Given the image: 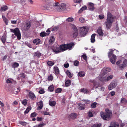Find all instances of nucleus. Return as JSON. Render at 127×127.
Returning <instances> with one entry per match:
<instances>
[{"instance_id":"nucleus-53","label":"nucleus","mask_w":127,"mask_h":127,"mask_svg":"<svg viewBox=\"0 0 127 127\" xmlns=\"http://www.w3.org/2000/svg\"><path fill=\"white\" fill-rule=\"evenodd\" d=\"M119 126V125L118 123H115L114 125H113L112 127H118Z\"/></svg>"},{"instance_id":"nucleus-25","label":"nucleus","mask_w":127,"mask_h":127,"mask_svg":"<svg viewBox=\"0 0 127 127\" xmlns=\"http://www.w3.org/2000/svg\"><path fill=\"white\" fill-rule=\"evenodd\" d=\"M6 39V36L4 34L1 38V40L3 43H5Z\"/></svg>"},{"instance_id":"nucleus-41","label":"nucleus","mask_w":127,"mask_h":127,"mask_svg":"<svg viewBox=\"0 0 127 127\" xmlns=\"http://www.w3.org/2000/svg\"><path fill=\"white\" fill-rule=\"evenodd\" d=\"M40 35L42 37H44L46 35H49V33H47L44 32H42L40 33Z\"/></svg>"},{"instance_id":"nucleus-64","label":"nucleus","mask_w":127,"mask_h":127,"mask_svg":"<svg viewBox=\"0 0 127 127\" xmlns=\"http://www.w3.org/2000/svg\"><path fill=\"white\" fill-rule=\"evenodd\" d=\"M110 94L111 96H113L115 95V93L113 91L111 92Z\"/></svg>"},{"instance_id":"nucleus-8","label":"nucleus","mask_w":127,"mask_h":127,"mask_svg":"<svg viewBox=\"0 0 127 127\" xmlns=\"http://www.w3.org/2000/svg\"><path fill=\"white\" fill-rule=\"evenodd\" d=\"M10 31L11 32H13L14 33L15 35L17 36L18 39H21V33L18 28H16L14 29H11Z\"/></svg>"},{"instance_id":"nucleus-20","label":"nucleus","mask_w":127,"mask_h":127,"mask_svg":"<svg viewBox=\"0 0 127 127\" xmlns=\"http://www.w3.org/2000/svg\"><path fill=\"white\" fill-rule=\"evenodd\" d=\"M78 105L79 106L78 108L81 110H84L85 109V105L84 104L81 103H79Z\"/></svg>"},{"instance_id":"nucleus-32","label":"nucleus","mask_w":127,"mask_h":127,"mask_svg":"<svg viewBox=\"0 0 127 127\" xmlns=\"http://www.w3.org/2000/svg\"><path fill=\"white\" fill-rule=\"evenodd\" d=\"M47 64L49 66H52L54 64V62L51 61H48L47 62Z\"/></svg>"},{"instance_id":"nucleus-49","label":"nucleus","mask_w":127,"mask_h":127,"mask_svg":"<svg viewBox=\"0 0 127 127\" xmlns=\"http://www.w3.org/2000/svg\"><path fill=\"white\" fill-rule=\"evenodd\" d=\"M79 21L82 23H84L85 21V20L83 18H79Z\"/></svg>"},{"instance_id":"nucleus-14","label":"nucleus","mask_w":127,"mask_h":127,"mask_svg":"<svg viewBox=\"0 0 127 127\" xmlns=\"http://www.w3.org/2000/svg\"><path fill=\"white\" fill-rule=\"evenodd\" d=\"M29 96L31 99L32 100H34L36 99V96L32 92H30L29 94Z\"/></svg>"},{"instance_id":"nucleus-43","label":"nucleus","mask_w":127,"mask_h":127,"mask_svg":"<svg viewBox=\"0 0 127 127\" xmlns=\"http://www.w3.org/2000/svg\"><path fill=\"white\" fill-rule=\"evenodd\" d=\"M62 89L60 88H58L55 90V92L56 93H60L62 91Z\"/></svg>"},{"instance_id":"nucleus-12","label":"nucleus","mask_w":127,"mask_h":127,"mask_svg":"<svg viewBox=\"0 0 127 127\" xmlns=\"http://www.w3.org/2000/svg\"><path fill=\"white\" fill-rule=\"evenodd\" d=\"M117 86V84L114 82H112L109 86L108 89L109 90H111L115 88Z\"/></svg>"},{"instance_id":"nucleus-61","label":"nucleus","mask_w":127,"mask_h":127,"mask_svg":"<svg viewBox=\"0 0 127 127\" xmlns=\"http://www.w3.org/2000/svg\"><path fill=\"white\" fill-rule=\"evenodd\" d=\"M39 93L40 94H42L44 93V90L43 89L39 91Z\"/></svg>"},{"instance_id":"nucleus-46","label":"nucleus","mask_w":127,"mask_h":127,"mask_svg":"<svg viewBox=\"0 0 127 127\" xmlns=\"http://www.w3.org/2000/svg\"><path fill=\"white\" fill-rule=\"evenodd\" d=\"M97 103L96 102H94L92 103L91 105L92 108H95L96 106Z\"/></svg>"},{"instance_id":"nucleus-18","label":"nucleus","mask_w":127,"mask_h":127,"mask_svg":"<svg viewBox=\"0 0 127 127\" xmlns=\"http://www.w3.org/2000/svg\"><path fill=\"white\" fill-rule=\"evenodd\" d=\"M78 31L77 29L74 30L73 33V37L74 38H76L78 35Z\"/></svg>"},{"instance_id":"nucleus-29","label":"nucleus","mask_w":127,"mask_h":127,"mask_svg":"<svg viewBox=\"0 0 127 127\" xmlns=\"http://www.w3.org/2000/svg\"><path fill=\"white\" fill-rule=\"evenodd\" d=\"M40 40L39 39H35L33 41V43L34 44H35L36 45H37L39 44L40 43Z\"/></svg>"},{"instance_id":"nucleus-27","label":"nucleus","mask_w":127,"mask_h":127,"mask_svg":"<svg viewBox=\"0 0 127 127\" xmlns=\"http://www.w3.org/2000/svg\"><path fill=\"white\" fill-rule=\"evenodd\" d=\"M8 7L6 6H3L1 8L0 11H5L8 9Z\"/></svg>"},{"instance_id":"nucleus-52","label":"nucleus","mask_w":127,"mask_h":127,"mask_svg":"<svg viewBox=\"0 0 127 127\" xmlns=\"http://www.w3.org/2000/svg\"><path fill=\"white\" fill-rule=\"evenodd\" d=\"M79 64V62L78 61H75L74 63V64L75 66H77Z\"/></svg>"},{"instance_id":"nucleus-28","label":"nucleus","mask_w":127,"mask_h":127,"mask_svg":"<svg viewBox=\"0 0 127 127\" xmlns=\"http://www.w3.org/2000/svg\"><path fill=\"white\" fill-rule=\"evenodd\" d=\"M95 35L96 34L95 33H94L92 35L91 39L92 43H94L95 41Z\"/></svg>"},{"instance_id":"nucleus-5","label":"nucleus","mask_w":127,"mask_h":127,"mask_svg":"<svg viewBox=\"0 0 127 127\" xmlns=\"http://www.w3.org/2000/svg\"><path fill=\"white\" fill-rule=\"evenodd\" d=\"M116 64L120 68L123 69L124 67L127 66V60H120L117 62Z\"/></svg>"},{"instance_id":"nucleus-6","label":"nucleus","mask_w":127,"mask_h":127,"mask_svg":"<svg viewBox=\"0 0 127 127\" xmlns=\"http://www.w3.org/2000/svg\"><path fill=\"white\" fill-rule=\"evenodd\" d=\"M106 113H105L103 112H101L100 115L101 118L104 120H107L110 117L111 114V113L109 110L108 109L106 110Z\"/></svg>"},{"instance_id":"nucleus-19","label":"nucleus","mask_w":127,"mask_h":127,"mask_svg":"<svg viewBox=\"0 0 127 127\" xmlns=\"http://www.w3.org/2000/svg\"><path fill=\"white\" fill-rule=\"evenodd\" d=\"M31 26V23L29 22L26 23L25 30H28L29 29Z\"/></svg>"},{"instance_id":"nucleus-30","label":"nucleus","mask_w":127,"mask_h":127,"mask_svg":"<svg viewBox=\"0 0 127 127\" xmlns=\"http://www.w3.org/2000/svg\"><path fill=\"white\" fill-rule=\"evenodd\" d=\"M66 74L70 78H71L72 76V74H71L70 71L68 70H67L66 72Z\"/></svg>"},{"instance_id":"nucleus-57","label":"nucleus","mask_w":127,"mask_h":127,"mask_svg":"<svg viewBox=\"0 0 127 127\" xmlns=\"http://www.w3.org/2000/svg\"><path fill=\"white\" fill-rule=\"evenodd\" d=\"M74 2L76 3H79L81 2L82 0H73Z\"/></svg>"},{"instance_id":"nucleus-47","label":"nucleus","mask_w":127,"mask_h":127,"mask_svg":"<svg viewBox=\"0 0 127 127\" xmlns=\"http://www.w3.org/2000/svg\"><path fill=\"white\" fill-rule=\"evenodd\" d=\"M53 78V76L52 75H50L48 76V79L49 81H52Z\"/></svg>"},{"instance_id":"nucleus-48","label":"nucleus","mask_w":127,"mask_h":127,"mask_svg":"<svg viewBox=\"0 0 127 127\" xmlns=\"http://www.w3.org/2000/svg\"><path fill=\"white\" fill-rule=\"evenodd\" d=\"M55 39L53 36H51L49 40V42L52 43L54 41Z\"/></svg>"},{"instance_id":"nucleus-11","label":"nucleus","mask_w":127,"mask_h":127,"mask_svg":"<svg viewBox=\"0 0 127 127\" xmlns=\"http://www.w3.org/2000/svg\"><path fill=\"white\" fill-rule=\"evenodd\" d=\"M110 69L108 67L106 68H104L101 71V74L99 76H101V77H104L103 76L108 72H110Z\"/></svg>"},{"instance_id":"nucleus-36","label":"nucleus","mask_w":127,"mask_h":127,"mask_svg":"<svg viewBox=\"0 0 127 127\" xmlns=\"http://www.w3.org/2000/svg\"><path fill=\"white\" fill-rule=\"evenodd\" d=\"M2 17L3 19V20L4 22L6 25H7L8 23V20L5 17L3 16H2Z\"/></svg>"},{"instance_id":"nucleus-55","label":"nucleus","mask_w":127,"mask_h":127,"mask_svg":"<svg viewBox=\"0 0 127 127\" xmlns=\"http://www.w3.org/2000/svg\"><path fill=\"white\" fill-rule=\"evenodd\" d=\"M95 49L93 47V46L90 49L92 52H93V53H94L95 52Z\"/></svg>"},{"instance_id":"nucleus-37","label":"nucleus","mask_w":127,"mask_h":127,"mask_svg":"<svg viewBox=\"0 0 127 127\" xmlns=\"http://www.w3.org/2000/svg\"><path fill=\"white\" fill-rule=\"evenodd\" d=\"M81 92H82L84 94L87 93L88 92V90L84 88H83L81 90Z\"/></svg>"},{"instance_id":"nucleus-23","label":"nucleus","mask_w":127,"mask_h":127,"mask_svg":"<svg viewBox=\"0 0 127 127\" xmlns=\"http://www.w3.org/2000/svg\"><path fill=\"white\" fill-rule=\"evenodd\" d=\"M87 9V6L85 5L83 6L81 8L80 10L78 11V13H80L82 12L83 10H86Z\"/></svg>"},{"instance_id":"nucleus-35","label":"nucleus","mask_w":127,"mask_h":127,"mask_svg":"<svg viewBox=\"0 0 127 127\" xmlns=\"http://www.w3.org/2000/svg\"><path fill=\"white\" fill-rule=\"evenodd\" d=\"M127 100L126 99L124 98H122L121 100V103L124 104H126L127 103Z\"/></svg>"},{"instance_id":"nucleus-33","label":"nucleus","mask_w":127,"mask_h":127,"mask_svg":"<svg viewBox=\"0 0 127 127\" xmlns=\"http://www.w3.org/2000/svg\"><path fill=\"white\" fill-rule=\"evenodd\" d=\"M74 19L72 17H70L67 18L66 21L69 22H72L74 20Z\"/></svg>"},{"instance_id":"nucleus-54","label":"nucleus","mask_w":127,"mask_h":127,"mask_svg":"<svg viewBox=\"0 0 127 127\" xmlns=\"http://www.w3.org/2000/svg\"><path fill=\"white\" fill-rule=\"evenodd\" d=\"M36 115V113L35 112H33L31 114V116L32 117H34Z\"/></svg>"},{"instance_id":"nucleus-62","label":"nucleus","mask_w":127,"mask_h":127,"mask_svg":"<svg viewBox=\"0 0 127 127\" xmlns=\"http://www.w3.org/2000/svg\"><path fill=\"white\" fill-rule=\"evenodd\" d=\"M42 119V118L41 117H37L36 118V120L37 121H40Z\"/></svg>"},{"instance_id":"nucleus-4","label":"nucleus","mask_w":127,"mask_h":127,"mask_svg":"<svg viewBox=\"0 0 127 127\" xmlns=\"http://www.w3.org/2000/svg\"><path fill=\"white\" fill-rule=\"evenodd\" d=\"M115 50V49H110V51L108 53V57H111L110 58V62L113 64H114L115 63L117 58L115 55L113 54V52Z\"/></svg>"},{"instance_id":"nucleus-34","label":"nucleus","mask_w":127,"mask_h":127,"mask_svg":"<svg viewBox=\"0 0 127 127\" xmlns=\"http://www.w3.org/2000/svg\"><path fill=\"white\" fill-rule=\"evenodd\" d=\"M70 81L69 80H67L65 83V86L67 87L69 86L70 85Z\"/></svg>"},{"instance_id":"nucleus-56","label":"nucleus","mask_w":127,"mask_h":127,"mask_svg":"<svg viewBox=\"0 0 127 127\" xmlns=\"http://www.w3.org/2000/svg\"><path fill=\"white\" fill-rule=\"evenodd\" d=\"M18 104V102L16 100L15 101L12 103V105L14 106Z\"/></svg>"},{"instance_id":"nucleus-63","label":"nucleus","mask_w":127,"mask_h":127,"mask_svg":"<svg viewBox=\"0 0 127 127\" xmlns=\"http://www.w3.org/2000/svg\"><path fill=\"white\" fill-rule=\"evenodd\" d=\"M82 56L84 60H86V59L87 57L86 55L84 54L82 55Z\"/></svg>"},{"instance_id":"nucleus-21","label":"nucleus","mask_w":127,"mask_h":127,"mask_svg":"<svg viewBox=\"0 0 127 127\" xmlns=\"http://www.w3.org/2000/svg\"><path fill=\"white\" fill-rule=\"evenodd\" d=\"M34 56V57H37L38 58L41 56V53L38 51H37L33 53Z\"/></svg>"},{"instance_id":"nucleus-16","label":"nucleus","mask_w":127,"mask_h":127,"mask_svg":"<svg viewBox=\"0 0 127 127\" xmlns=\"http://www.w3.org/2000/svg\"><path fill=\"white\" fill-rule=\"evenodd\" d=\"M37 103L38 106L37 110H40L42 109L43 106V103L42 101H40Z\"/></svg>"},{"instance_id":"nucleus-51","label":"nucleus","mask_w":127,"mask_h":127,"mask_svg":"<svg viewBox=\"0 0 127 127\" xmlns=\"http://www.w3.org/2000/svg\"><path fill=\"white\" fill-rule=\"evenodd\" d=\"M27 99H25L23 100L22 102V103L24 105H26L27 102Z\"/></svg>"},{"instance_id":"nucleus-9","label":"nucleus","mask_w":127,"mask_h":127,"mask_svg":"<svg viewBox=\"0 0 127 127\" xmlns=\"http://www.w3.org/2000/svg\"><path fill=\"white\" fill-rule=\"evenodd\" d=\"M113 76L112 75H111L108 77L107 78H105L104 77H101V76L99 77V79L101 81L104 82L106 81H108L111 79H112L113 78Z\"/></svg>"},{"instance_id":"nucleus-40","label":"nucleus","mask_w":127,"mask_h":127,"mask_svg":"<svg viewBox=\"0 0 127 127\" xmlns=\"http://www.w3.org/2000/svg\"><path fill=\"white\" fill-rule=\"evenodd\" d=\"M19 124L24 126H25L28 124L27 123L22 121H20L19 122Z\"/></svg>"},{"instance_id":"nucleus-2","label":"nucleus","mask_w":127,"mask_h":127,"mask_svg":"<svg viewBox=\"0 0 127 127\" xmlns=\"http://www.w3.org/2000/svg\"><path fill=\"white\" fill-rule=\"evenodd\" d=\"M53 6L55 7H57L58 10L61 11H64L66 8V4L63 3H60L58 2H55Z\"/></svg>"},{"instance_id":"nucleus-22","label":"nucleus","mask_w":127,"mask_h":127,"mask_svg":"<svg viewBox=\"0 0 127 127\" xmlns=\"http://www.w3.org/2000/svg\"><path fill=\"white\" fill-rule=\"evenodd\" d=\"M54 3L53 1H49L46 4V7L47 8L53 5Z\"/></svg>"},{"instance_id":"nucleus-39","label":"nucleus","mask_w":127,"mask_h":127,"mask_svg":"<svg viewBox=\"0 0 127 127\" xmlns=\"http://www.w3.org/2000/svg\"><path fill=\"white\" fill-rule=\"evenodd\" d=\"M49 104L50 106H53L55 105L56 104V102L54 101H49Z\"/></svg>"},{"instance_id":"nucleus-17","label":"nucleus","mask_w":127,"mask_h":127,"mask_svg":"<svg viewBox=\"0 0 127 127\" xmlns=\"http://www.w3.org/2000/svg\"><path fill=\"white\" fill-rule=\"evenodd\" d=\"M77 116V114L76 113H73L70 114L69 117L70 118L74 119L76 118Z\"/></svg>"},{"instance_id":"nucleus-44","label":"nucleus","mask_w":127,"mask_h":127,"mask_svg":"<svg viewBox=\"0 0 127 127\" xmlns=\"http://www.w3.org/2000/svg\"><path fill=\"white\" fill-rule=\"evenodd\" d=\"M31 107H29L26 109L24 113L26 114L28 113L29 111L31 109Z\"/></svg>"},{"instance_id":"nucleus-60","label":"nucleus","mask_w":127,"mask_h":127,"mask_svg":"<svg viewBox=\"0 0 127 127\" xmlns=\"http://www.w3.org/2000/svg\"><path fill=\"white\" fill-rule=\"evenodd\" d=\"M43 113L45 115H49V113L48 112L46 111H44L43 112Z\"/></svg>"},{"instance_id":"nucleus-7","label":"nucleus","mask_w":127,"mask_h":127,"mask_svg":"<svg viewBox=\"0 0 127 127\" xmlns=\"http://www.w3.org/2000/svg\"><path fill=\"white\" fill-rule=\"evenodd\" d=\"M88 30V27H83L79 28V31L81 35L83 36H85L87 33Z\"/></svg>"},{"instance_id":"nucleus-42","label":"nucleus","mask_w":127,"mask_h":127,"mask_svg":"<svg viewBox=\"0 0 127 127\" xmlns=\"http://www.w3.org/2000/svg\"><path fill=\"white\" fill-rule=\"evenodd\" d=\"M101 126V124L100 123L96 124H94L91 127H100Z\"/></svg>"},{"instance_id":"nucleus-26","label":"nucleus","mask_w":127,"mask_h":127,"mask_svg":"<svg viewBox=\"0 0 127 127\" xmlns=\"http://www.w3.org/2000/svg\"><path fill=\"white\" fill-rule=\"evenodd\" d=\"M55 73L56 75H58L59 73V70L58 67L57 66L54 67V68Z\"/></svg>"},{"instance_id":"nucleus-38","label":"nucleus","mask_w":127,"mask_h":127,"mask_svg":"<svg viewBox=\"0 0 127 127\" xmlns=\"http://www.w3.org/2000/svg\"><path fill=\"white\" fill-rule=\"evenodd\" d=\"M54 89V86L53 85H50L48 87V90L50 92L53 91Z\"/></svg>"},{"instance_id":"nucleus-24","label":"nucleus","mask_w":127,"mask_h":127,"mask_svg":"<svg viewBox=\"0 0 127 127\" xmlns=\"http://www.w3.org/2000/svg\"><path fill=\"white\" fill-rule=\"evenodd\" d=\"M98 33L99 35L100 36H102L103 35V33L102 31V30L101 28H99L97 30Z\"/></svg>"},{"instance_id":"nucleus-10","label":"nucleus","mask_w":127,"mask_h":127,"mask_svg":"<svg viewBox=\"0 0 127 127\" xmlns=\"http://www.w3.org/2000/svg\"><path fill=\"white\" fill-rule=\"evenodd\" d=\"M89 82L93 83L94 88L96 89L100 87V85L99 82L95 80H90L89 81Z\"/></svg>"},{"instance_id":"nucleus-1","label":"nucleus","mask_w":127,"mask_h":127,"mask_svg":"<svg viewBox=\"0 0 127 127\" xmlns=\"http://www.w3.org/2000/svg\"><path fill=\"white\" fill-rule=\"evenodd\" d=\"M115 19V16L112 15L110 12H108L107 18L105 23L107 29H109L110 28Z\"/></svg>"},{"instance_id":"nucleus-50","label":"nucleus","mask_w":127,"mask_h":127,"mask_svg":"<svg viewBox=\"0 0 127 127\" xmlns=\"http://www.w3.org/2000/svg\"><path fill=\"white\" fill-rule=\"evenodd\" d=\"M43 125L42 124H39L37 125H36L33 126V127H42Z\"/></svg>"},{"instance_id":"nucleus-15","label":"nucleus","mask_w":127,"mask_h":127,"mask_svg":"<svg viewBox=\"0 0 127 127\" xmlns=\"http://www.w3.org/2000/svg\"><path fill=\"white\" fill-rule=\"evenodd\" d=\"M94 5L93 3L91 2L89 3L88 6L89 10L91 11L94 10L95 8Z\"/></svg>"},{"instance_id":"nucleus-45","label":"nucleus","mask_w":127,"mask_h":127,"mask_svg":"<svg viewBox=\"0 0 127 127\" xmlns=\"http://www.w3.org/2000/svg\"><path fill=\"white\" fill-rule=\"evenodd\" d=\"M19 65V64L17 63H15L13 64L12 65V67L15 68L18 67Z\"/></svg>"},{"instance_id":"nucleus-58","label":"nucleus","mask_w":127,"mask_h":127,"mask_svg":"<svg viewBox=\"0 0 127 127\" xmlns=\"http://www.w3.org/2000/svg\"><path fill=\"white\" fill-rule=\"evenodd\" d=\"M99 18L100 19H103L104 18V16L103 15H100L99 16Z\"/></svg>"},{"instance_id":"nucleus-31","label":"nucleus","mask_w":127,"mask_h":127,"mask_svg":"<svg viewBox=\"0 0 127 127\" xmlns=\"http://www.w3.org/2000/svg\"><path fill=\"white\" fill-rule=\"evenodd\" d=\"M85 74V72H84L82 71L79 72L78 73L79 75L81 77H82L84 76Z\"/></svg>"},{"instance_id":"nucleus-13","label":"nucleus","mask_w":127,"mask_h":127,"mask_svg":"<svg viewBox=\"0 0 127 127\" xmlns=\"http://www.w3.org/2000/svg\"><path fill=\"white\" fill-rule=\"evenodd\" d=\"M53 51L55 53L57 54L61 52V51L60 48L59 47V46H55L52 49Z\"/></svg>"},{"instance_id":"nucleus-3","label":"nucleus","mask_w":127,"mask_h":127,"mask_svg":"<svg viewBox=\"0 0 127 127\" xmlns=\"http://www.w3.org/2000/svg\"><path fill=\"white\" fill-rule=\"evenodd\" d=\"M74 45L73 43H70L67 44L61 45L60 46V48L61 52L67 49L70 50L72 49V47Z\"/></svg>"},{"instance_id":"nucleus-59","label":"nucleus","mask_w":127,"mask_h":127,"mask_svg":"<svg viewBox=\"0 0 127 127\" xmlns=\"http://www.w3.org/2000/svg\"><path fill=\"white\" fill-rule=\"evenodd\" d=\"M69 66V64L68 63L64 64V67L65 68H67Z\"/></svg>"}]
</instances>
